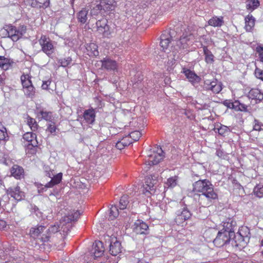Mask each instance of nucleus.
Returning a JSON list of instances; mask_svg holds the SVG:
<instances>
[{
  "instance_id": "nucleus-1",
  "label": "nucleus",
  "mask_w": 263,
  "mask_h": 263,
  "mask_svg": "<svg viewBox=\"0 0 263 263\" xmlns=\"http://www.w3.org/2000/svg\"><path fill=\"white\" fill-rule=\"evenodd\" d=\"M193 191L200 193L198 195V202L202 206L211 205L218 198V195L213 185L208 180H199L193 185Z\"/></svg>"
},
{
  "instance_id": "nucleus-2",
  "label": "nucleus",
  "mask_w": 263,
  "mask_h": 263,
  "mask_svg": "<svg viewBox=\"0 0 263 263\" xmlns=\"http://www.w3.org/2000/svg\"><path fill=\"white\" fill-rule=\"evenodd\" d=\"M114 0H101L100 4L97 5L95 8H93L90 11V15H110L111 11H112L116 5ZM88 14V9L83 8L79 12L78 16H87Z\"/></svg>"
},
{
  "instance_id": "nucleus-3",
  "label": "nucleus",
  "mask_w": 263,
  "mask_h": 263,
  "mask_svg": "<svg viewBox=\"0 0 263 263\" xmlns=\"http://www.w3.org/2000/svg\"><path fill=\"white\" fill-rule=\"evenodd\" d=\"M70 229V225H65L64 222H63V220L60 222V226L59 225H53L51 226L49 228L46 227L45 234H43L41 237V241L43 242H47L49 240V238L51 237V235L54 234L58 231L60 232V234L62 235L61 232H63L64 237L68 233Z\"/></svg>"
},
{
  "instance_id": "nucleus-4",
  "label": "nucleus",
  "mask_w": 263,
  "mask_h": 263,
  "mask_svg": "<svg viewBox=\"0 0 263 263\" xmlns=\"http://www.w3.org/2000/svg\"><path fill=\"white\" fill-rule=\"evenodd\" d=\"M157 176L151 175L146 176L145 179V184L143 185L140 189V192L147 197L155 193L156 191L155 185L157 183Z\"/></svg>"
},
{
  "instance_id": "nucleus-5",
  "label": "nucleus",
  "mask_w": 263,
  "mask_h": 263,
  "mask_svg": "<svg viewBox=\"0 0 263 263\" xmlns=\"http://www.w3.org/2000/svg\"><path fill=\"white\" fill-rule=\"evenodd\" d=\"M156 150H154L152 154L148 155V159L146 161L148 165H156L164 158V152L161 147H157Z\"/></svg>"
},
{
  "instance_id": "nucleus-6",
  "label": "nucleus",
  "mask_w": 263,
  "mask_h": 263,
  "mask_svg": "<svg viewBox=\"0 0 263 263\" xmlns=\"http://www.w3.org/2000/svg\"><path fill=\"white\" fill-rule=\"evenodd\" d=\"M175 221L177 225L183 226L186 224V221L191 217V212L185 207L178 210L176 212Z\"/></svg>"
},
{
  "instance_id": "nucleus-7",
  "label": "nucleus",
  "mask_w": 263,
  "mask_h": 263,
  "mask_svg": "<svg viewBox=\"0 0 263 263\" xmlns=\"http://www.w3.org/2000/svg\"><path fill=\"white\" fill-rule=\"evenodd\" d=\"M39 43L42 47V51L48 56H50L54 52V46L49 37L45 35H42L39 40Z\"/></svg>"
},
{
  "instance_id": "nucleus-8",
  "label": "nucleus",
  "mask_w": 263,
  "mask_h": 263,
  "mask_svg": "<svg viewBox=\"0 0 263 263\" xmlns=\"http://www.w3.org/2000/svg\"><path fill=\"white\" fill-rule=\"evenodd\" d=\"M233 237L227 232H223L222 230H220L218 232L216 238L213 240V243L215 246L221 247L229 242Z\"/></svg>"
},
{
  "instance_id": "nucleus-9",
  "label": "nucleus",
  "mask_w": 263,
  "mask_h": 263,
  "mask_svg": "<svg viewBox=\"0 0 263 263\" xmlns=\"http://www.w3.org/2000/svg\"><path fill=\"white\" fill-rule=\"evenodd\" d=\"M203 89L205 90H211L214 93H218L222 89V84L216 80L212 81L206 80L204 81Z\"/></svg>"
},
{
  "instance_id": "nucleus-10",
  "label": "nucleus",
  "mask_w": 263,
  "mask_h": 263,
  "mask_svg": "<svg viewBox=\"0 0 263 263\" xmlns=\"http://www.w3.org/2000/svg\"><path fill=\"white\" fill-rule=\"evenodd\" d=\"M194 39L195 37L193 33L185 32L180 37L177 45L183 49H186L193 43Z\"/></svg>"
},
{
  "instance_id": "nucleus-11",
  "label": "nucleus",
  "mask_w": 263,
  "mask_h": 263,
  "mask_svg": "<svg viewBox=\"0 0 263 263\" xmlns=\"http://www.w3.org/2000/svg\"><path fill=\"white\" fill-rule=\"evenodd\" d=\"M133 231L136 234H146L148 233V226L144 222L138 220L132 226Z\"/></svg>"
},
{
  "instance_id": "nucleus-12",
  "label": "nucleus",
  "mask_w": 263,
  "mask_h": 263,
  "mask_svg": "<svg viewBox=\"0 0 263 263\" xmlns=\"http://www.w3.org/2000/svg\"><path fill=\"white\" fill-rule=\"evenodd\" d=\"M104 251V248L102 241H96L92 246V248L90 251V254L94 258L101 256Z\"/></svg>"
},
{
  "instance_id": "nucleus-13",
  "label": "nucleus",
  "mask_w": 263,
  "mask_h": 263,
  "mask_svg": "<svg viewBox=\"0 0 263 263\" xmlns=\"http://www.w3.org/2000/svg\"><path fill=\"white\" fill-rule=\"evenodd\" d=\"M7 196L10 195L17 201H21L25 197V194L21 191L18 186L10 187L7 190Z\"/></svg>"
},
{
  "instance_id": "nucleus-14",
  "label": "nucleus",
  "mask_w": 263,
  "mask_h": 263,
  "mask_svg": "<svg viewBox=\"0 0 263 263\" xmlns=\"http://www.w3.org/2000/svg\"><path fill=\"white\" fill-rule=\"evenodd\" d=\"M102 68L108 71H115L117 70L118 64L116 61L106 57L101 61Z\"/></svg>"
},
{
  "instance_id": "nucleus-15",
  "label": "nucleus",
  "mask_w": 263,
  "mask_h": 263,
  "mask_svg": "<svg viewBox=\"0 0 263 263\" xmlns=\"http://www.w3.org/2000/svg\"><path fill=\"white\" fill-rule=\"evenodd\" d=\"M236 226V222L231 219H229L227 221L224 222L223 224L222 231L223 232H227L229 235L236 238L234 234V228Z\"/></svg>"
},
{
  "instance_id": "nucleus-16",
  "label": "nucleus",
  "mask_w": 263,
  "mask_h": 263,
  "mask_svg": "<svg viewBox=\"0 0 263 263\" xmlns=\"http://www.w3.org/2000/svg\"><path fill=\"white\" fill-rule=\"evenodd\" d=\"M121 243L116 237L112 238L109 246V252L113 256H116L121 252Z\"/></svg>"
},
{
  "instance_id": "nucleus-17",
  "label": "nucleus",
  "mask_w": 263,
  "mask_h": 263,
  "mask_svg": "<svg viewBox=\"0 0 263 263\" xmlns=\"http://www.w3.org/2000/svg\"><path fill=\"white\" fill-rule=\"evenodd\" d=\"M81 213L78 211H72L68 213L67 216H64L63 219V222H64L65 225H70L71 228L70 222L77 220L80 217Z\"/></svg>"
},
{
  "instance_id": "nucleus-18",
  "label": "nucleus",
  "mask_w": 263,
  "mask_h": 263,
  "mask_svg": "<svg viewBox=\"0 0 263 263\" xmlns=\"http://www.w3.org/2000/svg\"><path fill=\"white\" fill-rule=\"evenodd\" d=\"M46 227L40 226L36 228H32L30 230V235L33 238H39L41 240L43 234H45Z\"/></svg>"
},
{
  "instance_id": "nucleus-19",
  "label": "nucleus",
  "mask_w": 263,
  "mask_h": 263,
  "mask_svg": "<svg viewBox=\"0 0 263 263\" xmlns=\"http://www.w3.org/2000/svg\"><path fill=\"white\" fill-rule=\"evenodd\" d=\"M183 73L189 81L193 85L198 84L201 80L199 76H198L194 71L190 69H184L183 70Z\"/></svg>"
},
{
  "instance_id": "nucleus-20",
  "label": "nucleus",
  "mask_w": 263,
  "mask_h": 263,
  "mask_svg": "<svg viewBox=\"0 0 263 263\" xmlns=\"http://www.w3.org/2000/svg\"><path fill=\"white\" fill-rule=\"evenodd\" d=\"M84 119L88 124H92L96 118L95 111L93 108H89L84 111L83 116Z\"/></svg>"
},
{
  "instance_id": "nucleus-21",
  "label": "nucleus",
  "mask_w": 263,
  "mask_h": 263,
  "mask_svg": "<svg viewBox=\"0 0 263 263\" xmlns=\"http://www.w3.org/2000/svg\"><path fill=\"white\" fill-rule=\"evenodd\" d=\"M23 139L28 142V145L37 146V141L36 135L32 132H27L23 135Z\"/></svg>"
},
{
  "instance_id": "nucleus-22",
  "label": "nucleus",
  "mask_w": 263,
  "mask_h": 263,
  "mask_svg": "<svg viewBox=\"0 0 263 263\" xmlns=\"http://www.w3.org/2000/svg\"><path fill=\"white\" fill-rule=\"evenodd\" d=\"M7 33L8 36L13 41H17L23 35V32H20V30H16V28L13 26L8 28Z\"/></svg>"
},
{
  "instance_id": "nucleus-23",
  "label": "nucleus",
  "mask_w": 263,
  "mask_h": 263,
  "mask_svg": "<svg viewBox=\"0 0 263 263\" xmlns=\"http://www.w3.org/2000/svg\"><path fill=\"white\" fill-rule=\"evenodd\" d=\"M24 172L23 167L17 165H14L11 170V175L17 179H21L23 177Z\"/></svg>"
},
{
  "instance_id": "nucleus-24",
  "label": "nucleus",
  "mask_w": 263,
  "mask_h": 263,
  "mask_svg": "<svg viewBox=\"0 0 263 263\" xmlns=\"http://www.w3.org/2000/svg\"><path fill=\"white\" fill-rule=\"evenodd\" d=\"M62 173H59L57 175H54L51 178V180L48 182L45 185V188H49L53 187L54 185L59 184L62 178Z\"/></svg>"
},
{
  "instance_id": "nucleus-25",
  "label": "nucleus",
  "mask_w": 263,
  "mask_h": 263,
  "mask_svg": "<svg viewBox=\"0 0 263 263\" xmlns=\"http://www.w3.org/2000/svg\"><path fill=\"white\" fill-rule=\"evenodd\" d=\"M171 36L168 34H162L160 36V45L164 50L166 49L171 42Z\"/></svg>"
},
{
  "instance_id": "nucleus-26",
  "label": "nucleus",
  "mask_w": 263,
  "mask_h": 263,
  "mask_svg": "<svg viewBox=\"0 0 263 263\" xmlns=\"http://www.w3.org/2000/svg\"><path fill=\"white\" fill-rule=\"evenodd\" d=\"M13 63V61L10 59L0 56V67L3 69H8Z\"/></svg>"
},
{
  "instance_id": "nucleus-27",
  "label": "nucleus",
  "mask_w": 263,
  "mask_h": 263,
  "mask_svg": "<svg viewBox=\"0 0 263 263\" xmlns=\"http://www.w3.org/2000/svg\"><path fill=\"white\" fill-rule=\"evenodd\" d=\"M249 96L252 99L261 101L263 100V93L258 89H252L249 92Z\"/></svg>"
},
{
  "instance_id": "nucleus-28",
  "label": "nucleus",
  "mask_w": 263,
  "mask_h": 263,
  "mask_svg": "<svg viewBox=\"0 0 263 263\" xmlns=\"http://www.w3.org/2000/svg\"><path fill=\"white\" fill-rule=\"evenodd\" d=\"M49 4V0H32L31 6L33 7H47Z\"/></svg>"
},
{
  "instance_id": "nucleus-29",
  "label": "nucleus",
  "mask_w": 263,
  "mask_h": 263,
  "mask_svg": "<svg viewBox=\"0 0 263 263\" xmlns=\"http://www.w3.org/2000/svg\"><path fill=\"white\" fill-rule=\"evenodd\" d=\"M259 6L258 0H247L246 1V7L248 10L253 11Z\"/></svg>"
},
{
  "instance_id": "nucleus-30",
  "label": "nucleus",
  "mask_w": 263,
  "mask_h": 263,
  "mask_svg": "<svg viewBox=\"0 0 263 263\" xmlns=\"http://www.w3.org/2000/svg\"><path fill=\"white\" fill-rule=\"evenodd\" d=\"M223 17H212L208 21L209 25L214 27H219L222 25L223 23Z\"/></svg>"
},
{
  "instance_id": "nucleus-31",
  "label": "nucleus",
  "mask_w": 263,
  "mask_h": 263,
  "mask_svg": "<svg viewBox=\"0 0 263 263\" xmlns=\"http://www.w3.org/2000/svg\"><path fill=\"white\" fill-rule=\"evenodd\" d=\"M203 52L205 55V60L208 63H212L214 62V55L207 47H203Z\"/></svg>"
},
{
  "instance_id": "nucleus-32",
  "label": "nucleus",
  "mask_w": 263,
  "mask_h": 263,
  "mask_svg": "<svg viewBox=\"0 0 263 263\" xmlns=\"http://www.w3.org/2000/svg\"><path fill=\"white\" fill-rule=\"evenodd\" d=\"M9 139V136L5 127L0 122V141H6Z\"/></svg>"
},
{
  "instance_id": "nucleus-33",
  "label": "nucleus",
  "mask_w": 263,
  "mask_h": 263,
  "mask_svg": "<svg viewBox=\"0 0 263 263\" xmlns=\"http://www.w3.org/2000/svg\"><path fill=\"white\" fill-rule=\"evenodd\" d=\"M245 28L247 31H250L254 27L255 20L254 17H245Z\"/></svg>"
},
{
  "instance_id": "nucleus-34",
  "label": "nucleus",
  "mask_w": 263,
  "mask_h": 263,
  "mask_svg": "<svg viewBox=\"0 0 263 263\" xmlns=\"http://www.w3.org/2000/svg\"><path fill=\"white\" fill-rule=\"evenodd\" d=\"M120 214L119 209L116 205H111L110 208L109 212V219L110 220H114Z\"/></svg>"
},
{
  "instance_id": "nucleus-35",
  "label": "nucleus",
  "mask_w": 263,
  "mask_h": 263,
  "mask_svg": "<svg viewBox=\"0 0 263 263\" xmlns=\"http://www.w3.org/2000/svg\"><path fill=\"white\" fill-rule=\"evenodd\" d=\"M248 106L239 101H234V109L237 111H247Z\"/></svg>"
},
{
  "instance_id": "nucleus-36",
  "label": "nucleus",
  "mask_w": 263,
  "mask_h": 263,
  "mask_svg": "<svg viewBox=\"0 0 263 263\" xmlns=\"http://www.w3.org/2000/svg\"><path fill=\"white\" fill-rule=\"evenodd\" d=\"M21 79L24 89L32 85V82L28 76H22Z\"/></svg>"
},
{
  "instance_id": "nucleus-37",
  "label": "nucleus",
  "mask_w": 263,
  "mask_h": 263,
  "mask_svg": "<svg viewBox=\"0 0 263 263\" xmlns=\"http://www.w3.org/2000/svg\"><path fill=\"white\" fill-rule=\"evenodd\" d=\"M253 192L256 196L259 198L263 197V184L256 185L254 188Z\"/></svg>"
},
{
  "instance_id": "nucleus-38",
  "label": "nucleus",
  "mask_w": 263,
  "mask_h": 263,
  "mask_svg": "<svg viewBox=\"0 0 263 263\" xmlns=\"http://www.w3.org/2000/svg\"><path fill=\"white\" fill-rule=\"evenodd\" d=\"M178 182V177L176 176L172 177L169 178L167 180V182L165 183V184L166 186H167L168 187H175Z\"/></svg>"
},
{
  "instance_id": "nucleus-39",
  "label": "nucleus",
  "mask_w": 263,
  "mask_h": 263,
  "mask_svg": "<svg viewBox=\"0 0 263 263\" xmlns=\"http://www.w3.org/2000/svg\"><path fill=\"white\" fill-rule=\"evenodd\" d=\"M87 50H90V53L93 56L97 57L99 55V51L98 50V46L95 43H90L87 47Z\"/></svg>"
},
{
  "instance_id": "nucleus-40",
  "label": "nucleus",
  "mask_w": 263,
  "mask_h": 263,
  "mask_svg": "<svg viewBox=\"0 0 263 263\" xmlns=\"http://www.w3.org/2000/svg\"><path fill=\"white\" fill-rule=\"evenodd\" d=\"M129 201L128 200V196L124 195L122 196L120 200L119 209L120 210L125 209Z\"/></svg>"
},
{
  "instance_id": "nucleus-41",
  "label": "nucleus",
  "mask_w": 263,
  "mask_h": 263,
  "mask_svg": "<svg viewBox=\"0 0 263 263\" xmlns=\"http://www.w3.org/2000/svg\"><path fill=\"white\" fill-rule=\"evenodd\" d=\"M27 124L30 127L32 130H35L37 129V124L35 120L30 117L27 118Z\"/></svg>"
},
{
  "instance_id": "nucleus-42",
  "label": "nucleus",
  "mask_w": 263,
  "mask_h": 263,
  "mask_svg": "<svg viewBox=\"0 0 263 263\" xmlns=\"http://www.w3.org/2000/svg\"><path fill=\"white\" fill-rule=\"evenodd\" d=\"M131 142H126L125 139L123 138L121 141H119L117 142L116 146L119 149H122L125 146L129 145Z\"/></svg>"
},
{
  "instance_id": "nucleus-43",
  "label": "nucleus",
  "mask_w": 263,
  "mask_h": 263,
  "mask_svg": "<svg viewBox=\"0 0 263 263\" xmlns=\"http://www.w3.org/2000/svg\"><path fill=\"white\" fill-rule=\"evenodd\" d=\"M218 133L221 136H225L226 134L230 132L229 128L225 125H221L219 128H217Z\"/></svg>"
},
{
  "instance_id": "nucleus-44",
  "label": "nucleus",
  "mask_w": 263,
  "mask_h": 263,
  "mask_svg": "<svg viewBox=\"0 0 263 263\" xmlns=\"http://www.w3.org/2000/svg\"><path fill=\"white\" fill-rule=\"evenodd\" d=\"M24 93L28 97H32L34 95L35 89L33 85L28 87V88L24 89Z\"/></svg>"
},
{
  "instance_id": "nucleus-45",
  "label": "nucleus",
  "mask_w": 263,
  "mask_h": 263,
  "mask_svg": "<svg viewBox=\"0 0 263 263\" xmlns=\"http://www.w3.org/2000/svg\"><path fill=\"white\" fill-rule=\"evenodd\" d=\"M253 129L257 131L263 130V124L259 120L255 119L254 121Z\"/></svg>"
},
{
  "instance_id": "nucleus-46",
  "label": "nucleus",
  "mask_w": 263,
  "mask_h": 263,
  "mask_svg": "<svg viewBox=\"0 0 263 263\" xmlns=\"http://www.w3.org/2000/svg\"><path fill=\"white\" fill-rule=\"evenodd\" d=\"M40 115L42 116V118L46 120L50 121L52 119V115L51 112L41 111Z\"/></svg>"
},
{
  "instance_id": "nucleus-47",
  "label": "nucleus",
  "mask_w": 263,
  "mask_h": 263,
  "mask_svg": "<svg viewBox=\"0 0 263 263\" xmlns=\"http://www.w3.org/2000/svg\"><path fill=\"white\" fill-rule=\"evenodd\" d=\"M254 74L256 78L263 81V70L256 66Z\"/></svg>"
},
{
  "instance_id": "nucleus-48",
  "label": "nucleus",
  "mask_w": 263,
  "mask_h": 263,
  "mask_svg": "<svg viewBox=\"0 0 263 263\" xmlns=\"http://www.w3.org/2000/svg\"><path fill=\"white\" fill-rule=\"evenodd\" d=\"M107 20L105 18L103 17L102 18H101L100 20H98L97 22L96 25L97 27L99 28L101 27L105 29L106 26H107Z\"/></svg>"
},
{
  "instance_id": "nucleus-49",
  "label": "nucleus",
  "mask_w": 263,
  "mask_h": 263,
  "mask_svg": "<svg viewBox=\"0 0 263 263\" xmlns=\"http://www.w3.org/2000/svg\"><path fill=\"white\" fill-rule=\"evenodd\" d=\"M129 135L131 138H132L134 141H136L139 140V138L141 136V134L139 131L136 130L130 133Z\"/></svg>"
},
{
  "instance_id": "nucleus-50",
  "label": "nucleus",
  "mask_w": 263,
  "mask_h": 263,
  "mask_svg": "<svg viewBox=\"0 0 263 263\" xmlns=\"http://www.w3.org/2000/svg\"><path fill=\"white\" fill-rule=\"evenodd\" d=\"M71 63V59L69 57L60 60L61 65L62 67L69 66Z\"/></svg>"
},
{
  "instance_id": "nucleus-51",
  "label": "nucleus",
  "mask_w": 263,
  "mask_h": 263,
  "mask_svg": "<svg viewBox=\"0 0 263 263\" xmlns=\"http://www.w3.org/2000/svg\"><path fill=\"white\" fill-rule=\"evenodd\" d=\"M256 51L258 53L260 61L263 62V47H257Z\"/></svg>"
},
{
  "instance_id": "nucleus-52",
  "label": "nucleus",
  "mask_w": 263,
  "mask_h": 263,
  "mask_svg": "<svg viewBox=\"0 0 263 263\" xmlns=\"http://www.w3.org/2000/svg\"><path fill=\"white\" fill-rule=\"evenodd\" d=\"M51 83V81L50 79H48L46 81H43V84L42 85V88L43 89L48 90L49 89L48 86L50 85Z\"/></svg>"
},
{
  "instance_id": "nucleus-53",
  "label": "nucleus",
  "mask_w": 263,
  "mask_h": 263,
  "mask_svg": "<svg viewBox=\"0 0 263 263\" xmlns=\"http://www.w3.org/2000/svg\"><path fill=\"white\" fill-rule=\"evenodd\" d=\"M54 173L52 170H51L48 167H45V175L49 178H52L54 175Z\"/></svg>"
},
{
  "instance_id": "nucleus-54",
  "label": "nucleus",
  "mask_w": 263,
  "mask_h": 263,
  "mask_svg": "<svg viewBox=\"0 0 263 263\" xmlns=\"http://www.w3.org/2000/svg\"><path fill=\"white\" fill-rule=\"evenodd\" d=\"M56 127L54 124H52V123L48 124L47 127V130L51 134H52L56 131Z\"/></svg>"
},
{
  "instance_id": "nucleus-55",
  "label": "nucleus",
  "mask_w": 263,
  "mask_h": 263,
  "mask_svg": "<svg viewBox=\"0 0 263 263\" xmlns=\"http://www.w3.org/2000/svg\"><path fill=\"white\" fill-rule=\"evenodd\" d=\"M223 104L229 108L234 109V102H231L230 101L226 100L223 102Z\"/></svg>"
},
{
  "instance_id": "nucleus-56",
  "label": "nucleus",
  "mask_w": 263,
  "mask_h": 263,
  "mask_svg": "<svg viewBox=\"0 0 263 263\" xmlns=\"http://www.w3.org/2000/svg\"><path fill=\"white\" fill-rule=\"evenodd\" d=\"M216 154V155L218 157H219V158H222L224 156L223 152L220 149H217Z\"/></svg>"
},
{
  "instance_id": "nucleus-57",
  "label": "nucleus",
  "mask_w": 263,
  "mask_h": 263,
  "mask_svg": "<svg viewBox=\"0 0 263 263\" xmlns=\"http://www.w3.org/2000/svg\"><path fill=\"white\" fill-rule=\"evenodd\" d=\"M6 227V222L3 220L0 219V230Z\"/></svg>"
},
{
  "instance_id": "nucleus-58",
  "label": "nucleus",
  "mask_w": 263,
  "mask_h": 263,
  "mask_svg": "<svg viewBox=\"0 0 263 263\" xmlns=\"http://www.w3.org/2000/svg\"><path fill=\"white\" fill-rule=\"evenodd\" d=\"M87 17H78L79 22L82 24H84L87 21Z\"/></svg>"
},
{
  "instance_id": "nucleus-59",
  "label": "nucleus",
  "mask_w": 263,
  "mask_h": 263,
  "mask_svg": "<svg viewBox=\"0 0 263 263\" xmlns=\"http://www.w3.org/2000/svg\"><path fill=\"white\" fill-rule=\"evenodd\" d=\"M26 28L25 26H22L21 27V30H20V32H23V34L25 32Z\"/></svg>"
},
{
  "instance_id": "nucleus-60",
  "label": "nucleus",
  "mask_w": 263,
  "mask_h": 263,
  "mask_svg": "<svg viewBox=\"0 0 263 263\" xmlns=\"http://www.w3.org/2000/svg\"><path fill=\"white\" fill-rule=\"evenodd\" d=\"M4 78L2 76L0 75V85L4 83Z\"/></svg>"
},
{
  "instance_id": "nucleus-61",
  "label": "nucleus",
  "mask_w": 263,
  "mask_h": 263,
  "mask_svg": "<svg viewBox=\"0 0 263 263\" xmlns=\"http://www.w3.org/2000/svg\"><path fill=\"white\" fill-rule=\"evenodd\" d=\"M137 263H149V262H146L145 260L141 259V260H139Z\"/></svg>"
},
{
  "instance_id": "nucleus-62",
  "label": "nucleus",
  "mask_w": 263,
  "mask_h": 263,
  "mask_svg": "<svg viewBox=\"0 0 263 263\" xmlns=\"http://www.w3.org/2000/svg\"><path fill=\"white\" fill-rule=\"evenodd\" d=\"M163 208H165V204H161V205H160V209H162V210Z\"/></svg>"
},
{
  "instance_id": "nucleus-63",
  "label": "nucleus",
  "mask_w": 263,
  "mask_h": 263,
  "mask_svg": "<svg viewBox=\"0 0 263 263\" xmlns=\"http://www.w3.org/2000/svg\"><path fill=\"white\" fill-rule=\"evenodd\" d=\"M238 237H240V236L241 237L242 235L239 233L238 236H237Z\"/></svg>"
},
{
  "instance_id": "nucleus-64",
  "label": "nucleus",
  "mask_w": 263,
  "mask_h": 263,
  "mask_svg": "<svg viewBox=\"0 0 263 263\" xmlns=\"http://www.w3.org/2000/svg\"><path fill=\"white\" fill-rule=\"evenodd\" d=\"M261 245L263 246V239L261 240Z\"/></svg>"
}]
</instances>
